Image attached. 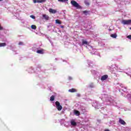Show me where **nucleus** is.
Here are the masks:
<instances>
[{"instance_id": "nucleus-1", "label": "nucleus", "mask_w": 131, "mask_h": 131, "mask_svg": "<svg viewBox=\"0 0 131 131\" xmlns=\"http://www.w3.org/2000/svg\"><path fill=\"white\" fill-rule=\"evenodd\" d=\"M86 48H88V49L91 51V53L92 54V55H99V54L97 53V50L92 47L89 46L88 47L86 46Z\"/></svg>"}, {"instance_id": "nucleus-2", "label": "nucleus", "mask_w": 131, "mask_h": 131, "mask_svg": "<svg viewBox=\"0 0 131 131\" xmlns=\"http://www.w3.org/2000/svg\"><path fill=\"white\" fill-rule=\"evenodd\" d=\"M71 4L75 8H76V9H80L81 7L79 6V4L77 3L75 1H71Z\"/></svg>"}, {"instance_id": "nucleus-3", "label": "nucleus", "mask_w": 131, "mask_h": 131, "mask_svg": "<svg viewBox=\"0 0 131 131\" xmlns=\"http://www.w3.org/2000/svg\"><path fill=\"white\" fill-rule=\"evenodd\" d=\"M55 105H56V109H57L58 111H61V110L63 109V107H62V105H61L59 101H56L55 102Z\"/></svg>"}, {"instance_id": "nucleus-4", "label": "nucleus", "mask_w": 131, "mask_h": 131, "mask_svg": "<svg viewBox=\"0 0 131 131\" xmlns=\"http://www.w3.org/2000/svg\"><path fill=\"white\" fill-rule=\"evenodd\" d=\"M122 24H123V25H128L131 24V19L129 20H125L123 19L121 21Z\"/></svg>"}, {"instance_id": "nucleus-5", "label": "nucleus", "mask_w": 131, "mask_h": 131, "mask_svg": "<svg viewBox=\"0 0 131 131\" xmlns=\"http://www.w3.org/2000/svg\"><path fill=\"white\" fill-rule=\"evenodd\" d=\"M108 75H104L101 76V78H100V80H101V81H105L106 80H107V79H108Z\"/></svg>"}, {"instance_id": "nucleus-6", "label": "nucleus", "mask_w": 131, "mask_h": 131, "mask_svg": "<svg viewBox=\"0 0 131 131\" xmlns=\"http://www.w3.org/2000/svg\"><path fill=\"white\" fill-rule=\"evenodd\" d=\"M92 106H93V107H95V109H99V108H101L100 105L96 103H93Z\"/></svg>"}, {"instance_id": "nucleus-7", "label": "nucleus", "mask_w": 131, "mask_h": 131, "mask_svg": "<svg viewBox=\"0 0 131 131\" xmlns=\"http://www.w3.org/2000/svg\"><path fill=\"white\" fill-rule=\"evenodd\" d=\"M82 45L83 46H89V45H90V42H88L85 40H82Z\"/></svg>"}, {"instance_id": "nucleus-8", "label": "nucleus", "mask_w": 131, "mask_h": 131, "mask_svg": "<svg viewBox=\"0 0 131 131\" xmlns=\"http://www.w3.org/2000/svg\"><path fill=\"white\" fill-rule=\"evenodd\" d=\"M71 125H72V126H76L77 125L76 121H75V120H71Z\"/></svg>"}, {"instance_id": "nucleus-9", "label": "nucleus", "mask_w": 131, "mask_h": 131, "mask_svg": "<svg viewBox=\"0 0 131 131\" xmlns=\"http://www.w3.org/2000/svg\"><path fill=\"white\" fill-rule=\"evenodd\" d=\"M49 12L51 13L52 14H56L57 13V10L50 8L49 9Z\"/></svg>"}, {"instance_id": "nucleus-10", "label": "nucleus", "mask_w": 131, "mask_h": 131, "mask_svg": "<svg viewBox=\"0 0 131 131\" xmlns=\"http://www.w3.org/2000/svg\"><path fill=\"white\" fill-rule=\"evenodd\" d=\"M102 100L103 99H105V100L106 101V102H108V100H109V97H107V95L106 94H102Z\"/></svg>"}, {"instance_id": "nucleus-11", "label": "nucleus", "mask_w": 131, "mask_h": 131, "mask_svg": "<svg viewBox=\"0 0 131 131\" xmlns=\"http://www.w3.org/2000/svg\"><path fill=\"white\" fill-rule=\"evenodd\" d=\"M119 123H120L121 124H122L123 125H125L126 123L124 122V121H123V120L121 119V118H119Z\"/></svg>"}, {"instance_id": "nucleus-12", "label": "nucleus", "mask_w": 131, "mask_h": 131, "mask_svg": "<svg viewBox=\"0 0 131 131\" xmlns=\"http://www.w3.org/2000/svg\"><path fill=\"white\" fill-rule=\"evenodd\" d=\"M37 53V54H43V53H45V50H43V49L38 50Z\"/></svg>"}, {"instance_id": "nucleus-13", "label": "nucleus", "mask_w": 131, "mask_h": 131, "mask_svg": "<svg viewBox=\"0 0 131 131\" xmlns=\"http://www.w3.org/2000/svg\"><path fill=\"white\" fill-rule=\"evenodd\" d=\"M69 92H70V93H76V92H77V90L75 89H70L69 90Z\"/></svg>"}, {"instance_id": "nucleus-14", "label": "nucleus", "mask_w": 131, "mask_h": 131, "mask_svg": "<svg viewBox=\"0 0 131 131\" xmlns=\"http://www.w3.org/2000/svg\"><path fill=\"white\" fill-rule=\"evenodd\" d=\"M74 114H75V115H76V116H79V114H80V113H79V111L75 110L74 112Z\"/></svg>"}, {"instance_id": "nucleus-15", "label": "nucleus", "mask_w": 131, "mask_h": 131, "mask_svg": "<svg viewBox=\"0 0 131 131\" xmlns=\"http://www.w3.org/2000/svg\"><path fill=\"white\" fill-rule=\"evenodd\" d=\"M43 18L45 19V20H49V16L47 15L46 14H43L42 15Z\"/></svg>"}, {"instance_id": "nucleus-16", "label": "nucleus", "mask_w": 131, "mask_h": 131, "mask_svg": "<svg viewBox=\"0 0 131 131\" xmlns=\"http://www.w3.org/2000/svg\"><path fill=\"white\" fill-rule=\"evenodd\" d=\"M46 0H37V3L39 4H42L46 3Z\"/></svg>"}, {"instance_id": "nucleus-17", "label": "nucleus", "mask_w": 131, "mask_h": 131, "mask_svg": "<svg viewBox=\"0 0 131 131\" xmlns=\"http://www.w3.org/2000/svg\"><path fill=\"white\" fill-rule=\"evenodd\" d=\"M6 46L7 43H6V42L0 43V48H2V47H6Z\"/></svg>"}, {"instance_id": "nucleus-18", "label": "nucleus", "mask_w": 131, "mask_h": 131, "mask_svg": "<svg viewBox=\"0 0 131 131\" xmlns=\"http://www.w3.org/2000/svg\"><path fill=\"white\" fill-rule=\"evenodd\" d=\"M111 37L113 38H116L117 37V35L116 34H113L111 35Z\"/></svg>"}, {"instance_id": "nucleus-19", "label": "nucleus", "mask_w": 131, "mask_h": 131, "mask_svg": "<svg viewBox=\"0 0 131 131\" xmlns=\"http://www.w3.org/2000/svg\"><path fill=\"white\" fill-rule=\"evenodd\" d=\"M31 28L32 29H33L34 30H35V29H36V26L34 25H32L31 26Z\"/></svg>"}, {"instance_id": "nucleus-20", "label": "nucleus", "mask_w": 131, "mask_h": 131, "mask_svg": "<svg viewBox=\"0 0 131 131\" xmlns=\"http://www.w3.org/2000/svg\"><path fill=\"white\" fill-rule=\"evenodd\" d=\"M55 23L56 24H62V23H61V21L59 19L55 20Z\"/></svg>"}, {"instance_id": "nucleus-21", "label": "nucleus", "mask_w": 131, "mask_h": 131, "mask_svg": "<svg viewBox=\"0 0 131 131\" xmlns=\"http://www.w3.org/2000/svg\"><path fill=\"white\" fill-rule=\"evenodd\" d=\"M113 68H115V67H114V66H111V67H107V69H110V70H112V69H113Z\"/></svg>"}, {"instance_id": "nucleus-22", "label": "nucleus", "mask_w": 131, "mask_h": 131, "mask_svg": "<svg viewBox=\"0 0 131 131\" xmlns=\"http://www.w3.org/2000/svg\"><path fill=\"white\" fill-rule=\"evenodd\" d=\"M55 100V96L54 95H52L51 97H50V101H53Z\"/></svg>"}, {"instance_id": "nucleus-23", "label": "nucleus", "mask_w": 131, "mask_h": 131, "mask_svg": "<svg viewBox=\"0 0 131 131\" xmlns=\"http://www.w3.org/2000/svg\"><path fill=\"white\" fill-rule=\"evenodd\" d=\"M58 2L60 3H66V2H68V0H57Z\"/></svg>"}, {"instance_id": "nucleus-24", "label": "nucleus", "mask_w": 131, "mask_h": 131, "mask_svg": "<svg viewBox=\"0 0 131 131\" xmlns=\"http://www.w3.org/2000/svg\"><path fill=\"white\" fill-rule=\"evenodd\" d=\"M84 3H85V4L86 5V6H90V3H89V2L85 1Z\"/></svg>"}, {"instance_id": "nucleus-25", "label": "nucleus", "mask_w": 131, "mask_h": 131, "mask_svg": "<svg viewBox=\"0 0 131 131\" xmlns=\"http://www.w3.org/2000/svg\"><path fill=\"white\" fill-rule=\"evenodd\" d=\"M0 30L3 31L4 30V27L2 26V25L0 24Z\"/></svg>"}, {"instance_id": "nucleus-26", "label": "nucleus", "mask_w": 131, "mask_h": 131, "mask_svg": "<svg viewBox=\"0 0 131 131\" xmlns=\"http://www.w3.org/2000/svg\"><path fill=\"white\" fill-rule=\"evenodd\" d=\"M127 38H128V39H130L131 40V35H127Z\"/></svg>"}, {"instance_id": "nucleus-27", "label": "nucleus", "mask_w": 131, "mask_h": 131, "mask_svg": "<svg viewBox=\"0 0 131 131\" xmlns=\"http://www.w3.org/2000/svg\"><path fill=\"white\" fill-rule=\"evenodd\" d=\"M30 18H32V19H35V16L34 15H30Z\"/></svg>"}, {"instance_id": "nucleus-28", "label": "nucleus", "mask_w": 131, "mask_h": 131, "mask_svg": "<svg viewBox=\"0 0 131 131\" xmlns=\"http://www.w3.org/2000/svg\"><path fill=\"white\" fill-rule=\"evenodd\" d=\"M92 73H93V74H95L97 72H96V71L95 70H92L91 71Z\"/></svg>"}, {"instance_id": "nucleus-29", "label": "nucleus", "mask_w": 131, "mask_h": 131, "mask_svg": "<svg viewBox=\"0 0 131 131\" xmlns=\"http://www.w3.org/2000/svg\"><path fill=\"white\" fill-rule=\"evenodd\" d=\"M34 4H36L37 3V0H32Z\"/></svg>"}, {"instance_id": "nucleus-30", "label": "nucleus", "mask_w": 131, "mask_h": 131, "mask_svg": "<svg viewBox=\"0 0 131 131\" xmlns=\"http://www.w3.org/2000/svg\"><path fill=\"white\" fill-rule=\"evenodd\" d=\"M83 13L85 14V15H88V11H84Z\"/></svg>"}, {"instance_id": "nucleus-31", "label": "nucleus", "mask_w": 131, "mask_h": 131, "mask_svg": "<svg viewBox=\"0 0 131 131\" xmlns=\"http://www.w3.org/2000/svg\"><path fill=\"white\" fill-rule=\"evenodd\" d=\"M18 45H19V46H22V45H23V42H19L18 43Z\"/></svg>"}, {"instance_id": "nucleus-32", "label": "nucleus", "mask_w": 131, "mask_h": 131, "mask_svg": "<svg viewBox=\"0 0 131 131\" xmlns=\"http://www.w3.org/2000/svg\"><path fill=\"white\" fill-rule=\"evenodd\" d=\"M68 79L69 80H72V77H69Z\"/></svg>"}, {"instance_id": "nucleus-33", "label": "nucleus", "mask_w": 131, "mask_h": 131, "mask_svg": "<svg viewBox=\"0 0 131 131\" xmlns=\"http://www.w3.org/2000/svg\"><path fill=\"white\" fill-rule=\"evenodd\" d=\"M91 88H94V84H92V85H90Z\"/></svg>"}, {"instance_id": "nucleus-34", "label": "nucleus", "mask_w": 131, "mask_h": 131, "mask_svg": "<svg viewBox=\"0 0 131 131\" xmlns=\"http://www.w3.org/2000/svg\"><path fill=\"white\" fill-rule=\"evenodd\" d=\"M61 27L62 28H64V27L62 26H61Z\"/></svg>"}, {"instance_id": "nucleus-35", "label": "nucleus", "mask_w": 131, "mask_h": 131, "mask_svg": "<svg viewBox=\"0 0 131 131\" xmlns=\"http://www.w3.org/2000/svg\"><path fill=\"white\" fill-rule=\"evenodd\" d=\"M129 29L131 30V27H130V28H129Z\"/></svg>"}, {"instance_id": "nucleus-36", "label": "nucleus", "mask_w": 131, "mask_h": 131, "mask_svg": "<svg viewBox=\"0 0 131 131\" xmlns=\"http://www.w3.org/2000/svg\"><path fill=\"white\" fill-rule=\"evenodd\" d=\"M2 1H3V0H0V2H2Z\"/></svg>"}]
</instances>
